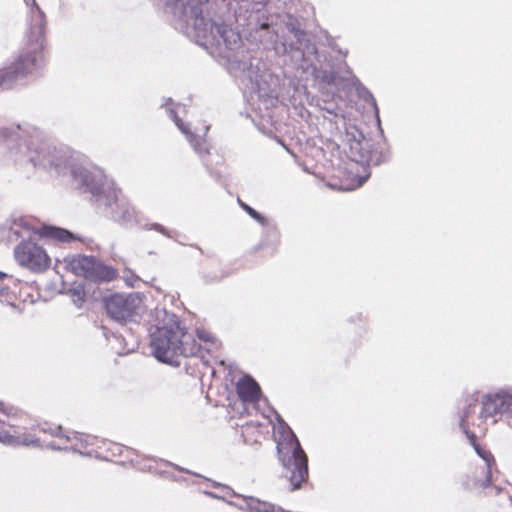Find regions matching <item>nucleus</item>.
Listing matches in <instances>:
<instances>
[{"label":"nucleus","instance_id":"1","mask_svg":"<svg viewBox=\"0 0 512 512\" xmlns=\"http://www.w3.org/2000/svg\"><path fill=\"white\" fill-rule=\"evenodd\" d=\"M46 16L33 1L29 24L24 36L23 52L9 65L0 69V89L12 88L18 80L33 73L44 61Z\"/></svg>","mask_w":512,"mask_h":512},{"label":"nucleus","instance_id":"2","mask_svg":"<svg viewBox=\"0 0 512 512\" xmlns=\"http://www.w3.org/2000/svg\"><path fill=\"white\" fill-rule=\"evenodd\" d=\"M150 346L159 361L172 365H178L180 357L195 356L200 351L195 338L176 320L158 327L151 336Z\"/></svg>","mask_w":512,"mask_h":512},{"label":"nucleus","instance_id":"3","mask_svg":"<svg viewBox=\"0 0 512 512\" xmlns=\"http://www.w3.org/2000/svg\"><path fill=\"white\" fill-rule=\"evenodd\" d=\"M477 405V400H471L467 403V406L461 416L460 427L463 432L466 434L470 444L475 449L476 453L486 462V468L481 469V474H484V478L478 480V471L476 470L472 477V484H467L468 487L472 486L474 488H480L483 490L485 496L491 495L493 492L500 493L501 490L496 486H492L491 483V474L492 469L496 466V461L492 453L484 448H482L477 443V437L474 432L470 431V428L475 426V422L471 421V415L475 413V407Z\"/></svg>","mask_w":512,"mask_h":512},{"label":"nucleus","instance_id":"4","mask_svg":"<svg viewBox=\"0 0 512 512\" xmlns=\"http://www.w3.org/2000/svg\"><path fill=\"white\" fill-rule=\"evenodd\" d=\"M278 458L289 472L292 490L301 488L308 480V457L297 437L290 431L277 444Z\"/></svg>","mask_w":512,"mask_h":512},{"label":"nucleus","instance_id":"5","mask_svg":"<svg viewBox=\"0 0 512 512\" xmlns=\"http://www.w3.org/2000/svg\"><path fill=\"white\" fill-rule=\"evenodd\" d=\"M67 266L74 275L94 283L111 282L119 276L117 269L94 256L75 255L68 260Z\"/></svg>","mask_w":512,"mask_h":512},{"label":"nucleus","instance_id":"6","mask_svg":"<svg viewBox=\"0 0 512 512\" xmlns=\"http://www.w3.org/2000/svg\"><path fill=\"white\" fill-rule=\"evenodd\" d=\"M16 409V407H14ZM19 411V415L15 418H11L9 421L3 422L0 420V442H3L8 445L13 446H40L42 443L45 442V439L41 435L49 434L54 437H61L63 435V430L61 426H54V427H40L37 426L32 429L30 432H23L18 433L15 432L14 434L10 433L9 431H5L2 426L8 425L10 427H13L14 424L12 423L14 420L20 418L23 415V412L17 408Z\"/></svg>","mask_w":512,"mask_h":512},{"label":"nucleus","instance_id":"7","mask_svg":"<svg viewBox=\"0 0 512 512\" xmlns=\"http://www.w3.org/2000/svg\"><path fill=\"white\" fill-rule=\"evenodd\" d=\"M16 262L33 273H44L51 266L47 251L32 240L21 241L14 249Z\"/></svg>","mask_w":512,"mask_h":512},{"label":"nucleus","instance_id":"8","mask_svg":"<svg viewBox=\"0 0 512 512\" xmlns=\"http://www.w3.org/2000/svg\"><path fill=\"white\" fill-rule=\"evenodd\" d=\"M141 304L142 299L136 293L113 294L105 299L107 314L120 323L132 321L139 314Z\"/></svg>","mask_w":512,"mask_h":512},{"label":"nucleus","instance_id":"9","mask_svg":"<svg viewBox=\"0 0 512 512\" xmlns=\"http://www.w3.org/2000/svg\"><path fill=\"white\" fill-rule=\"evenodd\" d=\"M236 392L240 400L245 403H257L261 396L259 384L247 375L238 380Z\"/></svg>","mask_w":512,"mask_h":512},{"label":"nucleus","instance_id":"10","mask_svg":"<svg viewBox=\"0 0 512 512\" xmlns=\"http://www.w3.org/2000/svg\"><path fill=\"white\" fill-rule=\"evenodd\" d=\"M499 413L503 414L502 392L484 396L482 399V410L478 419L482 421Z\"/></svg>","mask_w":512,"mask_h":512},{"label":"nucleus","instance_id":"11","mask_svg":"<svg viewBox=\"0 0 512 512\" xmlns=\"http://www.w3.org/2000/svg\"><path fill=\"white\" fill-rule=\"evenodd\" d=\"M36 233L42 238L51 239L59 243H70L77 240V237L70 231L55 226H42Z\"/></svg>","mask_w":512,"mask_h":512},{"label":"nucleus","instance_id":"12","mask_svg":"<svg viewBox=\"0 0 512 512\" xmlns=\"http://www.w3.org/2000/svg\"><path fill=\"white\" fill-rule=\"evenodd\" d=\"M79 451L82 454H86L89 456H96V457H106L102 454L100 451L101 448L107 446L109 443H107L105 440L98 439L97 437L85 435L81 436L79 439Z\"/></svg>","mask_w":512,"mask_h":512},{"label":"nucleus","instance_id":"13","mask_svg":"<svg viewBox=\"0 0 512 512\" xmlns=\"http://www.w3.org/2000/svg\"><path fill=\"white\" fill-rule=\"evenodd\" d=\"M19 415V411L14 406L0 401V420L3 422L9 421Z\"/></svg>","mask_w":512,"mask_h":512},{"label":"nucleus","instance_id":"14","mask_svg":"<svg viewBox=\"0 0 512 512\" xmlns=\"http://www.w3.org/2000/svg\"><path fill=\"white\" fill-rule=\"evenodd\" d=\"M70 294L73 303L78 307H81L86 300V292L82 287L72 289Z\"/></svg>","mask_w":512,"mask_h":512},{"label":"nucleus","instance_id":"15","mask_svg":"<svg viewBox=\"0 0 512 512\" xmlns=\"http://www.w3.org/2000/svg\"><path fill=\"white\" fill-rule=\"evenodd\" d=\"M191 144L193 145L195 151L199 155H207L209 154V148L204 140L192 138L190 139Z\"/></svg>","mask_w":512,"mask_h":512},{"label":"nucleus","instance_id":"16","mask_svg":"<svg viewBox=\"0 0 512 512\" xmlns=\"http://www.w3.org/2000/svg\"><path fill=\"white\" fill-rule=\"evenodd\" d=\"M503 414L512 415V394L502 392Z\"/></svg>","mask_w":512,"mask_h":512},{"label":"nucleus","instance_id":"17","mask_svg":"<svg viewBox=\"0 0 512 512\" xmlns=\"http://www.w3.org/2000/svg\"><path fill=\"white\" fill-rule=\"evenodd\" d=\"M255 434H257V436L260 434L258 428L254 425H246L244 430H243V435L244 437L247 439L251 436H254Z\"/></svg>","mask_w":512,"mask_h":512},{"label":"nucleus","instance_id":"18","mask_svg":"<svg viewBox=\"0 0 512 512\" xmlns=\"http://www.w3.org/2000/svg\"><path fill=\"white\" fill-rule=\"evenodd\" d=\"M174 4H179L182 8H186L189 6H193L195 2L197 3H203L207 2L208 0H172Z\"/></svg>","mask_w":512,"mask_h":512},{"label":"nucleus","instance_id":"19","mask_svg":"<svg viewBox=\"0 0 512 512\" xmlns=\"http://www.w3.org/2000/svg\"><path fill=\"white\" fill-rule=\"evenodd\" d=\"M242 207L245 209V211L250 215L252 216L254 219L256 220H261V216L260 214L255 211L253 208H251L250 206H248L247 204H242Z\"/></svg>","mask_w":512,"mask_h":512},{"label":"nucleus","instance_id":"20","mask_svg":"<svg viewBox=\"0 0 512 512\" xmlns=\"http://www.w3.org/2000/svg\"><path fill=\"white\" fill-rule=\"evenodd\" d=\"M87 178H88V175H85L84 179H83V185L85 186H88V181H87Z\"/></svg>","mask_w":512,"mask_h":512},{"label":"nucleus","instance_id":"21","mask_svg":"<svg viewBox=\"0 0 512 512\" xmlns=\"http://www.w3.org/2000/svg\"><path fill=\"white\" fill-rule=\"evenodd\" d=\"M4 277H5V274L0 272V280H2Z\"/></svg>","mask_w":512,"mask_h":512}]
</instances>
